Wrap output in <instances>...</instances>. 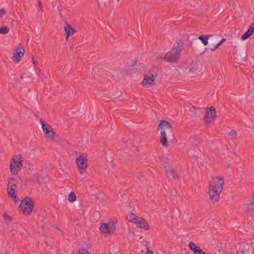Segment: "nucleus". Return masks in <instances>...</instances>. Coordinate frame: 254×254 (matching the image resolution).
Instances as JSON below:
<instances>
[{
	"mask_svg": "<svg viewBox=\"0 0 254 254\" xmlns=\"http://www.w3.org/2000/svg\"><path fill=\"white\" fill-rule=\"evenodd\" d=\"M224 178L219 176L213 177L208 183L209 199L212 203L218 202L220 199L224 184Z\"/></svg>",
	"mask_w": 254,
	"mask_h": 254,
	"instance_id": "obj_1",
	"label": "nucleus"
},
{
	"mask_svg": "<svg viewBox=\"0 0 254 254\" xmlns=\"http://www.w3.org/2000/svg\"><path fill=\"white\" fill-rule=\"evenodd\" d=\"M161 130L160 132V142L162 146L164 147H167L168 144L167 142V134L169 136L171 135L174 137V134L172 129V126L170 123L162 120L160 121L159 125L158 130ZM172 141L174 142H177V139L176 137L172 139Z\"/></svg>",
	"mask_w": 254,
	"mask_h": 254,
	"instance_id": "obj_2",
	"label": "nucleus"
},
{
	"mask_svg": "<svg viewBox=\"0 0 254 254\" xmlns=\"http://www.w3.org/2000/svg\"><path fill=\"white\" fill-rule=\"evenodd\" d=\"M127 220L134 224L138 228L142 229L146 231L149 230L150 225L147 221L142 217H139L132 212H130L127 216Z\"/></svg>",
	"mask_w": 254,
	"mask_h": 254,
	"instance_id": "obj_3",
	"label": "nucleus"
},
{
	"mask_svg": "<svg viewBox=\"0 0 254 254\" xmlns=\"http://www.w3.org/2000/svg\"><path fill=\"white\" fill-rule=\"evenodd\" d=\"M22 156L19 154L15 155L11 160L9 170L12 175H17L22 168Z\"/></svg>",
	"mask_w": 254,
	"mask_h": 254,
	"instance_id": "obj_4",
	"label": "nucleus"
},
{
	"mask_svg": "<svg viewBox=\"0 0 254 254\" xmlns=\"http://www.w3.org/2000/svg\"><path fill=\"white\" fill-rule=\"evenodd\" d=\"M33 204L31 198L26 197L21 201L19 205L20 210L25 215H30L33 209Z\"/></svg>",
	"mask_w": 254,
	"mask_h": 254,
	"instance_id": "obj_5",
	"label": "nucleus"
},
{
	"mask_svg": "<svg viewBox=\"0 0 254 254\" xmlns=\"http://www.w3.org/2000/svg\"><path fill=\"white\" fill-rule=\"evenodd\" d=\"M77 168L80 174L86 172L88 167V159L86 154L82 153L78 156L75 159Z\"/></svg>",
	"mask_w": 254,
	"mask_h": 254,
	"instance_id": "obj_6",
	"label": "nucleus"
},
{
	"mask_svg": "<svg viewBox=\"0 0 254 254\" xmlns=\"http://www.w3.org/2000/svg\"><path fill=\"white\" fill-rule=\"evenodd\" d=\"M116 221H112L108 223H104L101 225L100 230L105 236L111 235L115 233L116 231Z\"/></svg>",
	"mask_w": 254,
	"mask_h": 254,
	"instance_id": "obj_7",
	"label": "nucleus"
},
{
	"mask_svg": "<svg viewBox=\"0 0 254 254\" xmlns=\"http://www.w3.org/2000/svg\"><path fill=\"white\" fill-rule=\"evenodd\" d=\"M40 121L46 137L50 141H54L55 140V132L51 125L45 122L42 119L40 120Z\"/></svg>",
	"mask_w": 254,
	"mask_h": 254,
	"instance_id": "obj_8",
	"label": "nucleus"
},
{
	"mask_svg": "<svg viewBox=\"0 0 254 254\" xmlns=\"http://www.w3.org/2000/svg\"><path fill=\"white\" fill-rule=\"evenodd\" d=\"M24 52L25 50L23 46L21 44H19L18 47L15 49L13 52V56L12 58V61L14 63H18L23 57Z\"/></svg>",
	"mask_w": 254,
	"mask_h": 254,
	"instance_id": "obj_9",
	"label": "nucleus"
},
{
	"mask_svg": "<svg viewBox=\"0 0 254 254\" xmlns=\"http://www.w3.org/2000/svg\"><path fill=\"white\" fill-rule=\"evenodd\" d=\"M216 117L215 109L213 108V107H210L208 110H206L204 117V120L206 123H211L216 119Z\"/></svg>",
	"mask_w": 254,
	"mask_h": 254,
	"instance_id": "obj_10",
	"label": "nucleus"
},
{
	"mask_svg": "<svg viewBox=\"0 0 254 254\" xmlns=\"http://www.w3.org/2000/svg\"><path fill=\"white\" fill-rule=\"evenodd\" d=\"M179 58L180 55L172 50L171 51L167 52L165 56L166 62L168 63H172L177 62L179 60Z\"/></svg>",
	"mask_w": 254,
	"mask_h": 254,
	"instance_id": "obj_11",
	"label": "nucleus"
},
{
	"mask_svg": "<svg viewBox=\"0 0 254 254\" xmlns=\"http://www.w3.org/2000/svg\"><path fill=\"white\" fill-rule=\"evenodd\" d=\"M164 167L168 178L170 179H178L179 178L178 172L175 170L172 167H170L167 165H165Z\"/></svg>",
	"mask_w": 254,
	"mask_h": 254,
	"instance_id": "obj_12",
	"label": "nucleus"
},
{
	"mask_svg": "<svg viewBox=\"0 0 254 254\" xmlns=\"http://www.w3.org/2000/svg\"><path fill=\"white\" fill-rule=\"evenodd\" d=\"M155 78L156 76L154 75L148 76L146 74H144V78L142 81L141 82V84L143 86H146L148 85L150 86L154 85L155 84Z\"/></svg>",
	"mask_w": 254,
	"mask_h": 254,
	"instance_id": "obj_13",
	"label": "nucleus"
},
{
	"mask_svg": "<svg viewBox=\"0 0 254 254\" xmlns=\"http://www.w3.org/2000/svg\"><path fill=\"white\" fill-rule=\"evenodd\" d=\"M184 44L181 39H177L173 45L172 50L180 56L184 49Z\"/></svg>",
	"mask_w": 254,
	"mask_h": 254,
	"instance_id": "obj_14",
	"label": "nucleus"
},
{
	"mask_svg": "<svg viewBox=\"0 0 254 254\" xmlns=\"http://www.w3.org/2000/svg\"><path fill=\"white\" fill-rule=\"evenodd\" d=\"M254 32V22L252 23L247 31L244 33L242 36L241 37V39L242 40H245L248 38H249Z\"/></svg>",
	"mask_w": 254,
	"mask_h": 254,
	"instance_id": "obj_15",
	"label": "nucleus"
},
{
	"mask_svg": "<svg viewBox=\"0 0 254 254\" xmlns=\"http://www.w3.org/2000/svg\"><path fill=\"white\" fill-rule=\"evenodd\" d=\"M65 34L66 35L65 40L67 41L68 37L75 33L76 30L71 27L70 25L67 24L64 28Z\"/></svg>",
	"mask_w": 254,
	"mask_h": 254,
	"instance_id": "obj_16",
	"label": "nucleus"
},
{
	"mask_svg": "<svg viewBox=\"0 0 254 254\" xmlns=\"http://www.w3.org/2000/svg\"><path fill=\"white\" fill-rule=\"evenodd\" d=\"M190 151L192 152V155L194 158H197L199 154L200 150L197 143L192 144L190 149Z\"/></svg>",
	"mask_w": 254,
	"mask_h": 254,
	"instance_id": "obj_17",
	"label": "nucleus"
},
{
	"mask_svg": "<svg viewBox=\"0 0 254 254\" xmlns=\"http://www.w3.org/2000/svg\"><path fill=\"white\" fill-rule=\"evenodd\" d=\"M17 183L18 181L16 178L13 177L10 178L8 181L7 189H16Z\"/></svg>",
	"mask_w": 254,
	"mask_h": 254,
	"instance_id": "obj_18",
	"label": "nucleus"
},
{
	"mask_svg": "<svg viewBox=\"0 0 254 254\" xmlns=\"http://www.w3.org/2000/svg\"><path fill=\"white\" fill-rule=\"evenodd\" d=\"M7 190L8 196L11 197L12 198H13L15 202H16L17 201L16 189H7Z\"/></svg>",
	"mask_w": 254,
	"mask_h": 254,
	"instance_id": "obj_19",
	"label": "nucleus"
},
{
	"mask_svg": "<svg viewBox=\"0 0 254 254\" xmlns=\"http://www.w3.org/2000/svg\"><path fill=\"white\" fill-rule=\"evenodd\" d=\"M212 37V35H200L198 37V39L201 40L202 43L205 45L206 46L208 43V39L209 38Z\"/></svg>",
	"mask_w": 254,
	"mask_h": 254,
	"instance_id": "obj_20",
	"label": "nucleus"
},
{
	"mask_svg": "<svg viewBox=\"0 0 254 254\" xmlns=\"http://www.w3.org/2000/svg\"><path fill=\"white\" fill-rule=\"evenodd\" d=\"M76 199V196L74 192L71 191L68 196V200L70 202H73Z\"/></svg>",
	"mask_w": 254,
	"mask_h": 254,
	"instance_id": "obj_21",
	"label": "nucleus"
},
{
	"mask_svg": "<svg viewBox=\"0 0 254 254\" xmlns=\"http://www.w3.org/2000/svg\"><path fill=\"white\" fill-rule=\"evenodd\" d=\"M228 135L232 139L235 140L237 138V132L236 130H232L228 133Z\"/></svg>",
	"mask_w": 254,
	"mask_h": 254,
	"instance_id": "obj_22",
	"label": "nucleus"
},
{
	"mask_svg": "<svg viewBox=\"0 0 254 254\" xmlns=\"http://www.w3.org/2000/svg\"><path fill=\"white\" fill-rule=\"evenodd\" d=\"M254 206V200L252 202H251L248 203H246L244 205L245 208L246 210H248L249 209L252 208L253 209V206Z\"/></svg>",
	"mask_w": 254,
	"mask_h": 254,
	"instance_id": "obj_23",
	"label": "nucleus"
},
{
	"mask_svg": "<svg viewBox=\"0 0 254 254\" xmlns=\"http://www.w3.org/2000/svg\"><path fill=\"white\" fill-rule=\"evenodd\" d=\"M9 31V28L7 27H2L0 28V33L6 34Z\"/></svg>",
	"mask_w": 254,
	"mask_h": 254,
	"instance_id": "obj_24",
	"label": "nucleus"
},
{
	"mask_svg": "<svg viewBox=\"0 0 254 254\" xmlns=\"http://www.w3.org/2000/svg\"><path fill=\"white\" fill-rule=\"evenodd\" d=\"M189 247L190 249L192 251L194 249H195L198 246H196V245L193 242H190L189 243Z\"/></svg>",
	"mask_w": 254,
	"mask_h": 254,
	"instance_id": "obj_25",
	"label": "nucleus"
},
{
	"mask_svg": "<svg viewBox=\"0 0 254 254\" xmlns=\"http://www.w3.org/2000/svg\"><path fill=\"white\" fill-rule=\"evenodd\" d=\"M78 254H89L87 249H82L78 251Z\"/></svg>",
	"mask_w": 254,
	"mask_h": 254,
	"instance_id": "obj_26",
	"label": "nucleus"
},
{
	"mask_svg": "<svg viewBox=\"0 0 254 254\" xmlns=\"http://www.w3.org/2000/svg\"><path fill=\"white\" fill-rule=\"evenodd\" d=\"M3 217L6 221H10L12 219V218L11 216L7 215L6 213H4L3 214Z\"/></svg>",
	"mask_w": 254,
	"mask_h": 254,
	"instance_id": "obj_27",
	"label": "nucleus"
},
{
	"mask_svg": "<svg viewBox=\"0 0 254 254\" xmlns=\"http://www.w3.org/2000/svg\"><path fill=\"white\" fill-rule=\"evenodd\" d=\"M201 249L199 247H196L195 249H194L193 250H192L193 251V253L194 254H198L199 252L200 253V251Z\"/></svg>",
	"mask_w": 254,
	"mask_h": 254,
	"instance_id": "obj_28",
	"label": "nucleus"
},
{
	"mask_svg": "<svg viewBox=\"0 0 254 254\" xmlns=\"http://www.w3.org/2000/svg\"><path fill=\"white\" fill-rule=\"evenodd\" d=\"M5 13V11L3 8H1L0 9V17H2L3 15H4Z\"/></svg>",
	"mask_w": 254,
	"mask_h": 254,
	"instance_id": "obj_29",
	"label": "nucleus"
},
{
	"mask_svg": "<svg viewBox=\"0 0 254 254\" xmlns=\"http://www.w3.org/2000/svg\"><path fill=\"white\" fill-rule=\"evenodd\" d=\"M144 254H154V253L152 251L149 250V248H147Z\"/></svg>",
	"mask_w": 254,
	"mask_h": 254,
	"instance_id": "obj_30",
	"label": "nucleus"
},
{
	"mask_svg": "<svg viewBox=\"0 0 254 254\" xmlns=\"http://www.w3.org/2000/svg\"><path fill=\"white\" fill-rule=\"evenodd\" d=\"M156 60H163V61H166V59H165V56L164 57L157 56L156 58Z\"/></svg>",
	"mask_w": 254,
	"mask_h": 254,
	"instance_id": "obj_31",
	"label": "nucleus"
},
{
	"mask_svg": "<svg viewBox=\"0 0 254 254\" xmlns=\"http://www.w3.org/2000/svg\"><path fill=\"white\" fill-rule=\"evenodd\" d=\"M38 5H39V8H40V10L42 11H43V7L42 6L41 1H40V0H38Z\"/></svg>",
	"mask_w": 254,
	"mask_h": 254,
	"instance_id": "obj_32",
	"label": "nucleus"
},
{
	"mask_svg": "<svg viewBox=\"0 0 254 254\" xmlns=\"http://www.w3.org/2000/svg\"><path fill=\"white\" fill-rule=\"evenodd\" d=\"M226 41V39L223 38L221 41H220L217 45V46L219 47L220 46L223 42H224Z\"/></svg>",
	"mask_w": 254,
	"mask_h": 254,
	"instance_id": "obj_33",
	"label": "nucleus"
},
{
	"mask_svg": "<svg viewBox=\"0 0 254 254\" xmlns=\"http://www.w3.org/2000/svg\"><path fill=\"white\" fill-rule=\"evenodd\" d=\"M218 46L216 45L214 47L210 49L211 51L213 52L216 51L218 49Z\"/></svg>",
	"mask_w": 254,
	"mask_h": 254,
	"instance_id": "obj_34",
	"label": "nucleus"
},
{
	"mask_svg": "<svg viewBox=\"0 0 254 254\" xmlns=\"http://www.w3.org/2000/svg\"><path fill=\"white\" fill-rule=\"evenodd\" d=\"M123 141L125 142V143H127L129 141V140L127 139V138H124Z\"/></svg>",
	"mask_w": 254,
	"mask_h": 254,
	"instance_id": "obj_35",
	"label": "nucleus"
},
{
	"mask_svg": "<svg viewBox=\"0 0 254 254\" xmlns=\"http://www.w3.org/2000/svg\"><path fill=\"white\" fill-rule=\"evenodd\" d=\"M198 254H206L204 251H203L202 250H201L200 251V253L199 252V253Z\"/></svg>",
	"mask_w": 254,
	"mask_h": 254,
	"instance_id": "obj_36",
	"label": "nucleus"
},
{
	"mask_svg": "<svg viewBox=\"0 0 254 254\" xmlns=\"http://www.w3.org/2000/svg\"><path fill=\"white\" fill-rule=\"evenodd\" d=\"M196 69V68H194V67H192L191 68H190V71H193V70H195Z\"/></svg>",
	"mask_w": 254,
	"mask_h": 254,
	"instance_id": "obj_37",
	"label": "nucleus"
},
{
	"mask_svg": "<svg viewBox=\"0 0 254 254\" xmlns=\"http://www.w3.org/2000/svg\"><path fill=\"white\" fill-rule=\"evenodd\" d=\"M121 74H122V76H126L127 75V74L125 72H122L121 73Z\"/></svg>",
	"mask_w": 254,
	"mask_h": 254,
	"instance_id": "obj_38",
	"label": "nucleus"
},
{
	"mask_svg": "<svg viewBox=\"0 0 254 254\" xmlns=\"http://www.w3.org/2000/svg\"><path fill=\"white\" fill-rule=\"evenodd\" d=\"M32 61H33V64H34V65H36V62L35 61V60H34V58H33V57H32Z\"/></svg>",
	"mask_w": 254,
	"mask_h": 254,
	"instance_id": "obj_39",
	"label": "nucleus"
},
{
	"mask_svg": "<svg viewBox=\"0 0 254 254\" xmlns=\"http://www.w3.org/2000/svg\"><path fill=\"white\" fill-rule=\"evenodd\" d=\"M194 40L197 41V39H193V41H194Z\"/></svg>",
	"mask_w": 254,
	"mask_h": 254,
	"instance_id": "obj_40",
	"label": "nucleus"
},
{
	"mask_svg": "<svg viewBox=\"0 0 254 254\" xmlns=\"http://www.w3.org/2000/svg\"><path fill=\"white\" fill-rule=\"evenodd\" d=\"M36 69H37V70H39V67H37Z\"/></svg>",
	"mask_w": 254,
	"mask_h": 254,
	"instance_id": "obj_41",
	"label": "nucleus"
},
{
	"mask_svg": "<svg viewBox=\"0 0 254 254\" xmlns=\"http://www.w3.org/2000/svg\"><path fill=\"white\" fill-rule=\"evenodd\" d=\"M120 1V0H118V1Z\"/></svg>",
	"mask_w": 254,
	"mask_h": 254,
	"instance_id": "obj_42",
	"label": "nucleus"
}]
</instances>
